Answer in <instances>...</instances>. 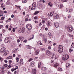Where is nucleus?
<instances>
[{
	"label": "nucleus",
	"instance_id": "43",
	"mask_svg": "<svg viewBox=\"0 0 74 74\" xmlns=\"http://www.w3.org/2000/svg\"><path fill=\"white\" fill-rule=\"evenodd\" d=\"M32 60H33V59H32V58H30L28 60V61L29 62H31V61H32Z\"/></svg>",
	"mask_w": 74,
	"mask_h": 74
},
{
	"label": "nucleus",
	"instance_id": "51",
	"mask_svg": "<svg viewBox=\"0 0 74 74\" xmlns=\"http://www.w3.org/2000/svg\"><path fill=\"white\" fill-rule=\"evenodd\" d=\"M3 27V25H0V29L2 28Z\"/></svg>",
	"mask_w": 74,
	"mask_h": 74
},
{
	"label": "nucleus",
	"instance_id": "39",
	"mask_svg": "<svg viewBox=\"0 0 74 74\" xmlns=\"http://www.w3.org/2000/svg\"><path fill=\"white\" fill-rule=\"evenodd\" d=\"M73 11V9H71L69 10V11L70 12H72Z\"/></svg>",
	"mask_w": 74,
	"mask_h": 74
},
{
	"label": "nucleus",
	"instance_id": "14",
	"mask_svg": "<svg viewBox=\"0 0 74 74\" xmlns=\"http://www.w3.org/2000/svg\"><path fill=\"white\" fill-rule=\"evenodd\" d=\"M48 35H49V38H53V36L51 35V33L49 32Z\"/></svg>",
	"mask_w": 74,
	"mask_h": 74
},
{
	"label": "nucleus",
	"instance_id": "22",
	"mask_svg": "<svg viewBox=\"0 0 74 74\" xmlns=\"http://www.w3.org/2000/svg\"><path fill=\"white\" fill-rule=\"evenodd\" d=\"M5 7V5H4V4L3 3H2L1 4V8H4V7Z\"/></svg>",
	"mask_w": 74,
	"mask_h": 74
},
{
	"label": "nucleus",
	"instance_id": "16",
	"mask_svg": "<svg viewBox=\"0 0 74 74\" xmlns=\"http://www.w3.org/2000/svg\"><path fill=\"white\" fill-rule=\"evenodd\" d=\"M41 69L43 71H46L47 70V68L44 67H42L41 68Z\"/></svg>",
	"mask_w": 74,
	"mask_h": 74
},
{
	"label": "nucleus",
	"instance_id": "33",
	"mask_svg": "<svg viewBox=\"0 0 74 74\" xmlns=\"http://www.w3.org/2000/svg\"><path fill=\"white\" fill-rule=\"evenodd\" d=\"M33 73L34 74H36V69H34L33 71Z\"/></svg>",
	"mask_w": 74,
	"mask_h": 74
},
{
	"label": "nucleus",
	"instance_id": "52",
	"mask_svg": "<svg viewBox=\"0 0 74 74\" xmlns=\"http://www.w3.org/2000/svg\"><path fill=\"white\" fill-rule=\"evenodd\" d=\"M15 7H16V8H18L19 7V6H17L16 5H15Z\"/></svg>",
	"mask_w": 74,
	"mask_h": 74
},
{
	"label": "nucleus",
	"instance_id": "34",
	"mask_svg": "<svg viewBox=\"0 0 74 74\" xmlns=\"http://www.w3.org/2000/svg\"><path fill=\"white\" fill-rule=\"evenodd\" d=\"M61 1L62 3H64V2H67V0H61Z\"/></svg>",
	"mask_w": 74,
	"mask_h": 74
},
{
	"label": "nucleus",
	"instance_id": "54",
	"mask_svg": "<svg viewBox=\"0 0 74 74\" xmlns=\"http://www.w3.org/2000/svg\"><path fill=\"white\" fill-rule=\"evenodd\" d=\"M45 20H44L42 19V23H45Z\"/></svg>",
	"mask_w": 74,
	"mask_h": 74
},
{
	"label": "nucleus",
	"instance_id": "27",
	"mask_svg": "<svg viewBox=\"0 0 74 74\" xmlns=\"http://www.w3.org/2000/svg\"><path fill=\"white\" fill-rule=\"evenodd\" d=\"M18 51V49H14L13 50V52L14 53H15L16 52V51Z\"/></svg>",
	"mask_w": 74,
	"mask_h": 74
},
{
	"label": "nucleus",
	"instance_id": "63",
	"mask_svg": "<svg viewBox=\"0 0 74 74\" xmlns=\"http://www.w3.org/2000/svg\"><path fill=\"white\" fill-rule=\"evenodd\" d=\"M8 66V65H7V64H5L4 65V66L5 67H7Z\"/></svg>",
	"mask_w": 74,
	"mask_h": 74
},
{
	"label": "nucleus",
	"instance_id": "28",
	"mask_svg": "<svg viewBox=\"0 0 74 74\" xmlns=\"http://www.w3.org/2000/svg\"><path fill=\"white\" fill-rule=\"evenodd\" d=\"M40 12L37 11L36 12H35V13L34 14V15H37L38 13H39Z\"/></svg>",
	"mask_w": 74,
	"mask_h": 74
},
{
	"label": "nucleus",
	"instance_id": "42",
	"mask_svg": "<svg viewBox=\"0 0 74 74\" xmlns=\"http://www.w3.org/2000/svg\"><path fill=\"white\" fill-rule=\"evenodd\" d=\"M11 46L13 48H14V47H15V44H12Z\"/></svg>",
	"mask_w": 74,
	"mask_h": 74
},
{
	"label": "nucleus",
	"instance_id": "26",
	"mask_svg": "<svg viewBox=\"0 0 74 74\" xmlns=\"http://www.w3.org/2000/svg\"><path fill=\"white\" fill-rule=\"evenodd\" d=\"M32 7H34L35 8H36V3H33L32 5Z\"/></svg>",
	"mask_w": 74,
	"mask_h": 74
},
{
	"label": "nucleus",
	"instance_id": "45",
	"mask_svg": "<svg viewBox=\"0 0 74 74\" xmlns=\"http://www.w3.org/2000/svg\"><path fill=\"white\" fill-rule=\"evenodd\" d=\"M3 12H4V11H0V14H3Z\"/></svg>",
	"mask_w": 74,
	"mask_h": 74
},
{
	"label": "nucleus",
	"instance_id": "17",
	"mask_svg": "<svg viewBox=\"0 0 74 74\" xmlns=\"http://www.w3.org/2000/svg\"><path fill=\"white\" fill-rule=\"evenodd\" d=\"M59 65V64L58 63H56L54 64V67L56 68Z\"/></svg>",
	"mask_w": 74,
	"mask_h": 74
},
{
	"label": "nucleus",
	"instance_id": "8",
	"mask_svg": "<svg viewBox=\"0 0 74 74\" xmlns=\"http://www.w3.org/2000/svg\"><path fill=\"white\" fill-rule=\"evenodd\" d=\"M46 53L47 55L48 56H50L52 54V53L51 51H49L48 50H47L46 51Z\"/></svg>",
	"mask_w": 74,
	"mask_h": 74
},
{
	"label": "nucleus",
	"instance_id": "55",
	"mask_svg": "<svg viewBox=\"0 0 74 74\" xmlns=\"http://www.w3.org/2000/svg\"><path fill=\"white\" fill-rule=\"evenodd\" d=\"M4 68L3 66H2L1 68V70H2L3 71V70H4Z\"/></svg>",
	"mask_w": 74,
	"mask_h": 74
},
{
	"label": "nucleus",
	"instance_id": "11",
	"mask_svg": "<svg viewBox=\"0 0 74 74\" xmlns=\"http://www.w3.org/2000/svg\"><path fill=\"white\" fill-rule=\"evenodd\" d=\"M8 54H9V51H6L4 53L3 55L5 56L7 55H8Z\"/></svg>",
	"mask_w": 74,
	"mask_h": 74
},
{
	"label": "nucleus",
	"instance_id": "47",
	"mask_svg": "<svg viewBox=\"0 0 74 74\" xmlns=\"http://www.w3.org/2000/svg\"><path fill=\"white\" fill-rule=\"evenodd\" d=\"M23 42H25V43H26L27 41V40H25L23 41Z\"/></svg>",
	"mask_w": 74,
	"mask_h": 74
},
{
	"label": "nucleus",
	"instance_id": "3",
	"mask_svg": "<svg viewBox=\"0 0 74 74\" xmlns=\"http://www.w3.org/2000/svg\"><path fill=\"white\" fill-rule=\"evenodd\" d=\"M66 27L67 28L68 31L69 32H71L73 30V27L71 26H68Z\"/></svg>",
	"mask_w": 74,
	"mask_h": 74
},
{
	"label": "nucleus",
	"instance_id": "20",
	"mask_svg": "<svg viewBox=\"0 0 74 74\" xmlns=\"http://www.w3.org/2000/svg\"><path fill=\"white\" fill-rule=\"evenodd\" d=\"M20 64L21 65H22L23 64V59H21L20 60Z\"/></svg>",
	"mask_w": 74,
	"mask_h": 74
},
{
	"label": "nucleus",
	"instance_id": "30",
	"mask_svg": "<svg viewBox=\"0 0 74 74\" xmlns=\"http://www.w3.org/2000/svg\"><path fill=\"white\" fill-rule=\"evenodd\" d=\"M63 4H61L60 5V9H61V8H63Z\"/></svg>",
	"mask_w": 74,
	"mask_h": 74
},
{
	"label": "nucleus",
	"instance_id": "2",
	"mask_svg": "<svg viewBox=\"0 0 74 74\" xmlns=\"http://www.w3.org/2000/svg\"><path fill=\"white\" fill-rule=\"evenodd\" d=\"M69 58V56L68 55H64L62 58V60H66Z\"/></svg>",
	"mask_w": 74,
	"mask_h": 74
},
{
	"label": "nucleus",
	"instance_id": "53",
	"mask_svg": "<svg viewBox=\"0 0 74 74\" xmlns=\"http://www.w3.org/2000/svg\"><path fill=\"white\" fill-rule=\"evenodd\" d=\"M28 21V19L27 18H26L25 19V22H27Z\"/></svg>",
	"mask_w": 74,
	"mask_h": 74
},
{
	"label": "nucleus",
	"instance_id": "29",
	"mask_svg": "<svg viewBox=\"0 0 74 74\" xmlns=\"http://www.w3.org/2000/svg\"><path fill=\"white\" fill-rule=\"evenodd\" d=\"M73 48L71 47L69 50V51L70 53L72 51H73V49H72Z\"/></svg>",
	"mask_w": 74,
	"mask_h": 74
},
{
	"label": "nucleus",
	"instance_id": "48",
	"mask_svg": "<svg viewBox=\"0 0 74 74\" xmlns=\"http://www.w3.org/2000/svg\"><path fill=\"white\" fill-rule=\"evenodd\" d=\"M15 29L14 28H13L12 30V31L13 32H15Z\"/></svg>",
	"mask_w": 74,
	"mask_h": 74
},
{
	"label": "nucleus",
	"instance_id": "56",
	"mask_svg": "<svg viewBox=\"0 0 74 74\" xmlns=\"http://www.w3.org/2000/svg\"><path fill=\"white\" fill-rule=\"evenodd\" d=\"M5 28L6 29H8V26L6 25L5 26Z\"/></svg>",
	"mask_w": 74,
	"mask_h": 74
},
{
	"label": "nucleus",
	"instance_id": "35",
	"mask_svg": "<svg viewBox=\"0 0 74 74\" xmlns=\"http://www.w3.org/2000/svg\"><path fill=\"white\" fill-rule=\"evenodd\" d=\"M71 48H74V44L73 43H72V45H71Z\"/></svg>",
	"mask_w": 74,
	"mask_h": 74
},
{
	"label": "nucleus",
	"instance_id": "41",
	"mask_svg": "<svg viewBox=\"0 0 74 74\" xmlns=\"http://www.w3.org/2000/svg\"><path fill=\"white\" fill-rule=\"evenodd\" d=\"M70 66V64L69 63H67L66 64V67H68Z\"/></svg>",
	"mask_w": 74,
	"mask_h": 74
},
{
	"label": "nucleus",
	"instance_id": "25",
	"mask_svg": "<svg viewBox=\"0 0 74 74\" xmlns=\"http://www.w3.org/2000/svg\"><path fill=\"white\" fill-rule=\"evenodd\" d=\"M22 2L23 3H27V0H22Z\"/></svg>",
	"mask_w": 74,
	"mask_h": 74
},
{
	"label": "nucleus",
	"instance_id": "61",
	"mask_svg": "<svg viewBox=\"0 0 74 74\" xmlns=\"http://www.w3.org/2000/svg\"><path fill=\"white\" fill-rule=\"evenodd\" d=\"M23 70H24V71H26V68H24L23 69Z\"/></svg>",
	"mask_w": 74,
	"mask_h": 74
},
{
	"label": "nucleus",
	"instance_id": "64",
	"mask_svg": "<svg viewBox=\"0 0 74 74\" xmlns=\"http://www.w3.org/2000/svg\"><path fill=\"white\" fill-rule=\"evenodd\" d=\"M8 74H12V73H11V72H10V71H8Z\"/></svg>",
	"mask_w": 74,
	"mask_h": 74
},
{
	"label": "nucleus",
	"instance_id": "1",
	"mask_svg": "<svg viewBox=\"0 0 74 74\" xmlns=\"http://www.w3.org/2000/svg\"><path fill=\"white\" fill-rule=\"evenodd\" d=\"M11 39L12 38L11 37H7L6 38L5 40V42L6 43H10V42H11Z\"/></svg>",
	"mask_w": 74,
	"mask_h": 74
},
{
	"label": "nucleus",
	"instance_id": "31",
	"mask_svg": "<svg viewBox=\"0 0 74 74\" xmlns=\"http://www.w3.org/2000/svg\"><path fill=\"white\" fill-rule=\"evenodd\" d=\"M53 13H54V12H50V16H53Z\"/></svg>",
	"mask_w": 74,
	"mask_h": 74
},
{
	"label": "nucleus",
	"instance_id": "19",
	"mask_svg": "<svg viewBox=\"0 0 74 74\" xmlns=\"http://www.w3.org/2000/svg\"><path fill=\"white\" fill-rule=\"evenodd\" d=\"M41 62H39L38 64V68H40L41 67Z\"/></svg>",
	"mask_w": 74,
	"mask_h": 74
},
{
	"label": "nucleus",
	"instance_id": "38",
	"mask_svg": "<svg viewBox=\"0 0 74 74\" xmlns=\"http://www.w3.org/2000/svg\"><path fill=\"white\" fill-rule=\"evenodd\" d=\"M12 62V60H9V65H11V63Z\"/></svg>",
	"mask_w": 74,
	"mask_h": 74
},
{
	"label": "nucleus",
	"instance_id": "58",
	"mask_svg": "<svg viewBox=\"0 0 74 74\" xmlns=\"http://www.w3.org/2000/svg\"><path fill=\"white\" fill-rule=\"evenodd\" d=\"M14 13H17V12H18L17 11L15 10L14 11Z\"/></svg>",
	"mask_w": 74,
	"mask_h": 74
},
{
	"label": "nucleus",
	"instance_id": "62",
	"mask_svg": "<svg viewBox=\"0 0 74 74\" xmlns=\"http://www.w3.org/2000/svg\"><path fill=\"white\" fill-rule=\"evenodd\" d=\"M19 38L21 40H22V37H19Z\"/></svg>",
	"mask_w": 74,
	"mask_h": 74
},
{
	"label": "nucleus",
	"instance_id": "5",
	"mask_svg": "<svg viewBox=\"0 0 74 74\" xmlns=\"http://www.w3.org/2000/svg\"><path fill=\"white\" fill-rule=\"evenodd\" d=\"M5 51H6V49L4 47L2 48L1 49V52L2 53H4Z\"/></svg>",
	"mask_w": 74,
	"mask_h": 74
},
{
	"label": "nucleus",
	"instance_id": "59",
	"mask_svg": "<svg viewBox=\"0 0 74 74\" xmlns=\"http://www.w3.org/2000/svg\"><path fill=\"white\" fill-rule=\"evenodd\" d=\"M4 17H3L1 18V20H4Z\"/></svg>",
	"mask_w": 74,
	"mask_h": 74
},
{
	"label": "nucleus",
	"instance_id": "9",
	"mask_svg": "<svg viewBox=\"0 0 74 74\" xmlns=\"http://www.w3.org/2000/svg\"><path fill=\"white\" fill-rule=\"evenodd\" d=\"M54 25L55 26V27L56 28H58V27H59V24L58 22H55L54 23Z\"/></svg>",
	"mask_w": 74,
	"mask_h": 74
},
{
	"label": "nucleus",
	"instance_id": "57",
	"mask_svg": "<svg viewBox=\"0 0 74 74\" xmlns=\"http://www.w3.org/2000/svg\"><path fill=\"white\" fill-rule=\"evenodd\" d=\"M18 69V66H16L15 68V69L16 70V69Z\"/></svg>",
	"mask_w": 74,
	"mask_h": 74
},
{
	"label": "nucleus",
	"instance_id": "32",
	"mask_svg": "<svg viewBox=\"0 0 74 74\" xmlns=\"http://www.w3.org/2000/svg\"><path fill=\"white\" fill-rule=\"evenodd\" d=\"M27 48L28 49H31V47L29 45H28L27 46Z\"/></svg>",
	"mask_w": 74,
	"mask_h": 74
},
{
	"label": "nucleus",
	"instance_id": "13",
	"mask_svg": "<svg viewBox=\"0 0 74 74\" xmlns=\"http://www.w3.org/2000/svg\"><path fill=\"white\" fill-rule=\"evenodd\" d=\"M40 50L38 49H37V50H36L35 51L36 52V55H38V53H39V52H40Z\"/></svg>",
	"mask_w": 74,
	"mask_h": 74
},
{
	"label": "nucleus",
	"instance_id": "40",
	"mask_svg": "<svg viewBox=\"0 0 74 74\" xmlns=\"http://www.w3.org/2000/svg\"><path fill=\"white\" fill-rule=\"evenodd\" d=\"M16 62H18L19 61V58L18 57L16 58Z\"/></svg>",
	"mask_w": 74,
	"mask_h": 74
},
{
	"label": "nucleus",
	"instance_id": "60",
	"mask_svg": "<svg viewBox=\"0 0 74 74\" xmlns=\"http://www.w3.org/2000/svg\"><path fill=\"white\" fill-rule=\"evenodd\" d=\"M34 19H38V17H37V16H35L34 17Z\"/></svg>",
	"mask_w": 74,
	"mask_h": 74
},
{
	"label": "nucleus",
	"instance_id": "18",
	"mask_svg": "<svg viewBox=\"0 0 74 74\" xmlns=\"http://www.w3.org/2000/svg\"><path fill=\"white\" fill-rule=\"evenodd\" d=\"M58 52L60 53H61L63 52V49H58Z\"/></svg>",
	"mask_w": 74,
	"mask_h": 74
},
{
	"label": "nucleus",
	"instance_id": "12",
	"mask_svg": "<svg viewBox=\"0 0 74 74\" xmlns=\"http://www.w3.org/2000/svg\"><path fill=\"white\" fill-rule=\"evenodd\" d=\"M48 5L50 7H52L53 4L52 3V2H50L48 3Z\"/></svg>",
	"mask_w": 74,
	"mask_h": 74
},
{
	"label": "nucleus",
	"instance_id": "46",
	"mask_svg": "<svg viewBox=\"0 0 74 74\" xmlns=\"http://www.w3.org/2000/svg\"><path fill=\"white\" fill-rule=\"evenodd\" d=\"M10 67H11V65L9 64V66L8 67V69H10Z\"/></svg>",
	"mask_w": 74,
	"mask_h": 74
},
{
	"label": "nucleus",
	"instance_id": "15",
	"mask_svg": "<svg viewBox=\"0 0 74 74\" xmlns=\"http://www.w3.org/2000/svg\"><path fill=\"white\" fill-rule=\"evenodd\" d=\"M58 49H63V47L62 45H59L58 47Z\"/></svg>",
	"mask_w": 74,
	"mask_h": 74
},
{
	"label": "nucleus",
	"instance_id": "49",
	"mask_svg": "<svg viewBox=\"0 0 74 74\" xmlns=\"http://www.w3.org/2000/svg\"><path fill=\"white\" fill-rule=\"evenodd\" d=\"M53 62H54L53 61V60L51 61V63L52 64H53Z\"/></svg>",
	"mask_w": 74,
	"mask_h": 74
},
{
	"label": "nucleus",
	"instance_id": "6",
	"mask_svg": "<svg viewBox=\"0 0 74 74\" xmlns=\"http://www.w3.org/2000/svg\"><path fill=\"white\" fill-rule=\"evenodd\" d=\"M43 40L45 42H46L47 40V37L45 35H44L43 37Z\"/></svg>",
	"mask_w": 74,
	"mask_h": 74
},
{
	"label": "nucleus",
	"instance_id": "36",
	"mask_svg": "<svg viewBox=\"0 0 74 74\" xmlns=\"http://www.w3.org/2000/svg\"><path fill=\"white\" fill-rule=\"evenodd\" d=\"M62 70V69L60 68H59L58 69V71H61Z\"/></svg>",
	"mask_w": 74,
	"mask_h": 74
},
{
	"label": "nucleus",
	"instance_id": "21",
	"mask_svg": "<svg viewBox=\"0 0 74 74\" xmlns=\"http://www.w3.org/2000/svg\"><path fill=\"white\" fill-rule=\"evenodd\" d=\"M12 58V56H10L8 57L6 59H11Z\"/></svg>",
	"mask_w": 74,
	"mask_h": 74
},
{
	"label": "nucleus",
	"instance_id": "44",
	"mask_svg": "<svg viewBox=\"0 0 74 74\" xmlns=\"http://www.w3.org/2000/svg\"><path fill=\"white\" fill-rule=\"evenodd\" d=\"M15 70H16V69L15 68L14 69L13 68L11 69V71L12 72L14 71H15Z\"/></svg>",
	"mask_w": 74,
	"mask_h": 74
},
{
	"label": "nucleus",
	"instance_id": "50",
	"mask_svg": "<svg viewBox=\"0 0 74 74\" xmlns=\"http://www.w3.org/2000/svg\"><path fill=\"white\" fill-rule=\"evenodd\" d=\"M17 42H20V40H19V39H17Z\"/></svg>",
	"mask_w": 74,
	"mask_h": 74
},
{
	"label": "nucleus",
	"instance_id": "10",
	"mask_svg": "<svg viewBox=\"0 0 74 74\" xmlns=\"http://www.w3.org/2000/svg\"><path fill=\"white\" fill-rule=\"evenodd\" d=\"M35 63L34 62H32L30 63V66L32 67H34L35 66Z\"/></svg>",
	"mask_w": 74,
	"mask_h": 74
},
{
	"label": "nucleus",
	"instance_id": "7",
	"mask_svg": "<svg viewBox=\"0 0 74 74\" xmlns=\"http://www.w3.org/2000/svg\"><path fill=\"white\" fill-rule=\"evenodd\" d=\"M26 27L28 30H31L32 29V26L29 24H27L26 25Z\"/></svg>",
	"mask_w": 74,
	"mask_h": 74
},
{
	"label": "nucleus",
	"instance_id": "23",
	"mask_svg": "<svg viewBox=\"0 0 74 74\" xmlns=\"http://www.w3.org/2000/svg\"><path fill=\"white\" fill-rule=\"evenodd\" d=\"M51 25H52V23H51L49 21H48V25L49 26H51Z\"/></svg>",
	"mask_w": 74,
	"mask_h": 74
},
{
	"label": "nucleus",
	"instance_id": "4",
	"mask_svg": "<svg viewBox=\"0 0 74 74\" xmlns=\"http://www.w3.org/2000/svg\"><path fill=\"white\" fill-rule=\"evenodd\" d=\"M54 18L55 19H59L60 17H59V15L57 14H54Z\"/></svg>",
	"mask_w": 74,
	"mask_h": 74
},
{
	"label": "nucleus",
	"instance_id": "24",
	"mask_svg": "<svg viewBox=\"0 0 74 74\" xmlns=\"http://www.w3.org/2000/svg\"><path fill=\"white\" fill-rule=\"evenodd\" d=\"M25 31V28L23 27L21 29L22 32V33H23Z\"/></svg>",
	"mask_w": 74,
	"mask_h": 74
},
{
	"label": "nucleus",
	"instance_id": "37",
	"mask_svg": "<svg viewBox=\"0 0 74 74\" xmlns=\"http://www.w3.org/2000/svg\"><path fill=\"white\" fill-rule=\"evenodd\" d=\"M40 50L41 51H45V49L44 48H41Z\"/></svg>",
	"mask_w": 74,
	"mask_h": 74
}]
</instances>
